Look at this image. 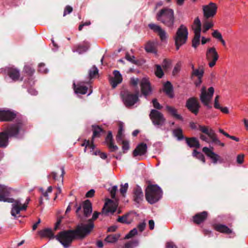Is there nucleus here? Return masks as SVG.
I'll list each match as a JSON object with an SVG mask.
<instances>
[{
    "label": "nucleus",
    "instance_id": "1",
    "mask_svg": "<svg viewBox=\"0 0 248 248\" xmlns=\"http://www.w3.org/2000/svg\"><path fill=\"white\" fill-rule=\"evenodd\" d=\"M24 133V123L18 120L11 124L4 132L0 133V147H6L8 144V137L21 138Z\"/></svg>",
    "mask_w": 248,
    "mask_h": 248
},
{
    "label": "nucleus",
    "instance_id": "2",
    "mask_svg": "<svg viewBox=\"0 0 248 248\" xmlns=\"http://www.w3.org/2000/svg\"><path fill=\"white\" fill-rule=\"evenodd\" d=\"M162 196V191L157 185L148 186L145 191V198L150 204H154L158 201Z\"/></svg>",
    "mask_w": 248,
    "mask_h": 248
},
{
    "label": "nucleus",
    "instance_id": "3",
    "mask_svg": "<svg viewBox=\"0 0 248 248\" xmlns=\"http://www.w3.org/2000/svg\"><path fill=\"white\" fill-rule=\"evenodd\" d=\"M157 19L168 27H172L174 22V12L171 9L164 8L157 14Z\"/></svg>",
    "mask_w": 248,
    "mask_h": 248
},
{
    "label": "nucleus",
    "instance_id": "4",
    "mask_svg": "<svg viewBox=\"0 0 248 248\" xmlns=\"http://www.w3.org/2000/svg\"><path fill=\"white\" fill-rule=\"evenodd\" d=\"M117 204L110 199H107L105 205L102 209L101 213L95 212L92 217L93 220L96 219L99 215L105 216H109L112 215L116 210Z\"/></svg>",
    "mask_w": 248,
    "mask_h": 248
},
{
    "label": "nucleus",
    "instance_id": "5",
    "mask_svg": "<svg viewBox=\"0 0 248 248\" xmlns=\"http://www.w3.org/2000/svg\"><path fill=\"white\" fill-rule=\"evenodd\" d=\"M76 232L74 230L62 231L55 236V238L59 241L64 248H67L76 236Z\"/></svg>",
    "mask_w": 248,
    "mask_h": 248
},
{
    "label": "nucleus",
    "instance_id": "6",
    "mask_svg": "<svg viewBox=\"0 0 248 248\" xmlns=\"http://www.w3.org/2000/svg\"><path fill=\"white\" fill-rule=\"evenodd\" d=\"M188 38V31L186 26L181 25L178 29L174 37L176 49L178 50L181 46L185 44Z\"/></svg>",
    "mask_w": 248,
    "mask_h": 248
},
{
    "label": "nucleus",
    "instance_id": "7",
    "mask_svg": "<svg viewBox=\"0 0 248 248\" xmlns=\"http://www.w3.org/2000/svg\"><path fill=\"white\" fill-rule=\"evenodd\" d=\"M121 96L124 104L128 108L133 107L139 101L138 92L133 94L125 91L121 93Z\"/></svg>",
    "mask_w": 248,
    "mask_h": 248
},
{
    "label": "nucleus",
    "instance_id": "8",
    "mask_svg": "<svg viewBox=\"0 0 248 248\" xmlns=\"http://www.w3.org/2000/svg\"><path fill=\"white\" fill-rule=\"evenodd\" d=\"M214 93L213 87H210L208 91H206L205 87H203L201 89V93L200 95V98L202 103L208 108H211L210 102Z\"/></svg>",
    "mask_w": 248,
    "mask_h": 248
},
{
    "label": "nucleus",
    "instance_id": "9",
    "mask_svg": "<svg viewBox=\"0 0 248 248\" xmlns=\"http://www.w3.org/2000/svg\"><path fill=\"white\" fill-rule=\"evenodd\" d=\"M150 117L153 124L157 128L163 126L166 119L163 114L156 109H152L150 113Z\"/></svg>",
    "mask_w": 248,
    "mask_h": 248
},
{
    "label": "nucleus",
    "instance_id": "10",
    "mask_svg": "<svg viewBox=\"0 0 248 248\" xmlns=\"http://www.w3.org/2000/svg\"><path fill=\"white\" fill-rule=\"evenodd\" d=\"M94 227V224L91 219H89L87 224H81L78 226L75 232L76 235H78L80 237H84L86 235L89 234Z\"/></svg>",
    "mask_w": 248,
    "mask_h": 248
},
{
    "label": "nucleus",
    "instance_id": "11",
    "mask_svg": "<svg viewBox=\"0 0 248 248\" xmlns=\"http://www.w3.org/2000/svg\"><path fill=\"white\" fill-rule=\"evenodd\" d=\"M30 199H27L26 202L22 204L20 200H14L12 202V208L11 210V215L12 216L16 217L18 215L21 211L26 210L27 205L30 201Z\"/></svg>",
    "mask_w": 248,
    "mask_h": 248
},
{
    "label": "nucleus",
    "instance_id": "12",
    "mask_svg": "<svg viewBox=\"0 0 248 248\" xmlns=\"http://www.w3.org/2000/svg\"><path fill=\"white\" fill-rule=\"evenodd\" d=\"M213 150L214 148L213 147L210 148L204 147L202 149V152L212 160L213 164H216L217 162L219 163H223L224 162L223 159L221 158L220 156L215 153Z\"/></svg>",
    "mask_w": 248,
    "mask_h": 248
},
{
    "label": "nucleus",
    "instance_id": "13",
    "mask_svg": "<svg viewBox=\"0 0 248 248\" xmlns=\"http://www.w3.org/2000/svg\"><path fill=\"white\" fill-rule=\"evenodd\" d=\"M12 190L11 188L0 184V202H13L14 199L9 197Z\"/></svg>",
    "mask_w": 248,
    "mask_h": 248
},
{
    "label": "nucleus",
    "instance_id": "14",
    "mask_svg": "<svg viewBox=\"0 0 248 248\" xmlns=\"http://www.w3.org/2000/svg\"><path fill=\"white\" fill-rule=\"evenodd\" d=\"M0 73H4L9 75L10 78L14 81H17L20 79L19 71L18 69L11 67H7L0 69Z\"/></svg>",
    "mask_w": 248,
    "mask_h": 248
},
{
    "label": "nucleus",
    "instance_id": "15",
    "mask_svg": "<svg viewBox=\"0 0 248 248\" xmlns=\"http://www.w3.org/2000/svg\"><path fill=\"white\" fill-rule=\"evenodd\" d=\"M81 207L83 208L85 217H88L92 213V203L89 200H86L82 202V206L80 205L77 207L76 213L79 217H80V215L79 214V213L81 209Z\"/></svg>",
    "mask_w": 248,
    "mask_h": 248
},
{
    "label": "nucleus",
    "instance_id": "16",
    "mask_svg": "<svg viewBox=\"0 0 248 248\" xmlns=\"http://www.w3.org/2000/svg\"><path fill=\"white\" fill-rule=\"evenodd\" d=\"M206 59L209 62L210 67H213L218 59V55L215 47L209 48L206 52Z\"/></svg>",
    "mask_w": 248,
    "mask_h": 248
},
{
    "label": "nucleus",
    "instance_id": "17",
    "mask_svg": "<svg viewBox=\"0 0 248 248\" xmlns=\"http://www.w3.org/2000/svg\"><path fill=\"white\" fill-rule=\"evenodd\" d=\"M217 7L216 4L210 2L208 5L203 6L204 16L206 18L213 17L216 14Z\"/></svg>",
    "mask_w": 248,
    "mask_h": 248
},
{
    "label": "nucleus",
    "instance_id": "18",
    "mask_svg": "<svg viewBox=\"0 0 248 248\" xmlns=\"http://www.w3.org/2000/svg\"><path fill=\"white\" fill-rule=\"evenodd\" d=\"M186 107L192 113L197 115L199 112L200 104L195 98L191 97L187 100Z\"/></svg>",
    "mask_w": 248,
    "mask_h": 248
},
{
    "label": "nucleus",
    "instance_id": "19",
    "mask_svg": "<svg viewBox=\"0 0 248 248\" xmlns=\"http://www.w3.org/2000/svg\"><path fill=\"white\" fill-rule=\"evenodd\" d=\"M16 116L15 111L8 109H0V121H10L13 120Z\"/></svg>",
    "mask_w": 248,
    "mask_h": 248
},
{
    "label": "nucleus",
    "instance_id": "20",
    "mask_svg": "<svg viewBox=\"0 0 248 248\" xmlns=\"http://www.w3.org/2000/svg\"><path fill=\"white\" fill-rule=\"evenodd\" d=\"M141 91L143 95L147 96L152 93L150 83L146 78H143L140 82Z\"/></svg>",
    "mask_w": 248,
    "mask_h": 248
},
{
    "label": "nucleus",
    "instance_id": "21",
    "mask_svg": "<svg viewBox=\"0 0 248 248\" xmlns=\"http://www.w3.org/2000/svg\"><path fill=\"white\" fill-rule=\"evenodd\" d=\"M149 27L152 30L158 34L162 41H164L167 39L166 32L160 26L155 24H150Z\"/></svg>",
    "mask_w": 248,
    "mask_h": 248
},
{
    "label": "nucleus",
    "instance_id": "22",
    "mask_svg": "<svg viewBox=\"0 0 248 248\" xmlns=\"http://www.w3.org/2000/svg\"><path fill=\"white\" fill-rule=\"evenodd\" d=\"M143 193L141 188L139 186H136L133 189V199L137 203L140 202L143 199Z\"/></svg>",
    "mask_w": 248,
    "mask_h": 248
},
{
    "label": "nucleus",
    "instance_id": "23",
    "mask_svg": "<svg viewBox=\"0 0 248 248\" xmlns=\"http://www.w3.org/2000/svg\"><path fill=\"white\" fill-rule=\"evenodd\" d=\"M114 78L110 79V83L113 88H115L118 84L122 81V77L120 72L117 70L114 71Z\"/></svg>",
    "mask_w": 248,
    "mask_h": 248
},
{
    "label": "nucleus",
    "instance_id": "24",
    "mask_svg": "<svg viewBox=\"0 0 248 248\" xmlns=\"http://www.w3.org/2000/svg\"><path fill=\"white\" fill-rule=\"evenodd\" d=\"M73 85L76 94H84L87 93L88 88L84 85L83 82H80L77 85L74 83Z\"/></svg>",
    "mask_w": 248,
    "mask_h": 248
},
{
    "label": "nucleus",
    "instance_id": "25",
    "mask_svg": "<svg viewBox=\"0 0 248 248\" xmlns=\"http://www.w3.org/2000/svg\"><path fill=\"white\" fill-rule=\"evenodd\" d=\"M147 146L146 144L143 143H140L134 150L133 152L134 156H136L144 155L147 151Z\"/></svg>",
    "mask_w": 248,
    "mask_h": 248
},
{
    "label": "nucleus",
    "instance_id": "26",
    "mask_svg": "<svg viewBox=\"0 0 248 248\" xmlns=\"http://www.w3.org/2000/svg\"><path fill=\"white\" fill-rule=\"evenodd\" d=\"M112 135L111 131H109L107 137L106 138V142L108 147L110 149L111 151L114 152L118 150L117 146L115 145L112 140Z\"/></svg>",
    "mask_w": 248,
    "mask_h": 248
},
{
    "label": "nucleus",
    "instance_id": "27",
    "mask_svg": "<svg viewBox=\"0 0 248 248\" xmlns=\"http://www.w3.org/2000/svg\"><path fill=\"white\" fill-rule=\"evenodd\" d=\"M192 28L194 31V34H201V22L199 17H197L194 20L193 24L192 26Z\"/></svg>",
    "mask_w": 248,
    "mask_h": 248
},
{
    "label": "nucleus",
    "instance_id": "28",
    "mask_svg": "<svg viewBox=\"0 0 248 248\" xmlns=\"http://www.w3.org/2000/svg\"><path fill=\"white\" fill-rule=\"evenodd\" d=\"M77 50H73V52H77L81 54L87 51L90 47L89 44L87 42H84V45H78L76 46Z\"/></svg>",
    "mask_w": 248,
    "mask_h": 248
},
{
    "label": "nucleus",
    "instance_id": "29",
    "mask_svg": "<svg viewBox=\"0 0 248 248\" xmlns=\"http://www.w3.org/2000/svg\"><path fill=\"white\" fill-rule=\"evenodd\" d=\"M163 90L166 94L170 98L173 97V87L170 82L167 81L164 85Z\"/></svg>",
    "mask_w": 248,
    "mask_h": 248
},
{
    "label": "nucleus",
    "instance_id": "30",
    "mask_svg": "<svg viewBox=\"0 0 248 248\" xmlns=\"http://www.w3.org/2000/svg\"><path fill=\"white\" fill-rule=\"evenodd\" d=\"M39 235L42 237H48L50 239L55 238V236L53 233L52 230L49 228L45 229L40 231L39 232Z\"/></svg>",
    "mask_w": 248,
    "mask_h": 248
},
{
    "label": "nucleus",
    "instance_id": "31",
    "mask_svg": "<svg viewBox=\"0 0 248 248\" xmlns=\"http://www.w3.org/2000/svg\"><path fill=\"white\" fill-rule=\"evenodd\" d=\"M207 216V213L205 211H203L196 215L193 217V220L195 223L200 224L206 219Z\"/></svg>",
    "mask_w": 248,
    "mask_h": 248
},
{
    "label": "nucleus",
    "instance_id": "32",
    "mask_svg": "<svg viewBox=\"0 0 248 248\" xmlns=\"http://www.w3.org/2000/svg\"><path fill=\"white\" fill-rule=\"evenodd\" d=\"M214 228L216 230L222 233L230 234L232 232V230L229 229L227 226L223 224H217L215 225Z\"/></svg>",
    "mask_w": 248,
    "mask_h": 248
},
{
    "label": "nucleus",
    "instance_id": "33",
    "mask_svg": "<svg viewBox=\"0 0 248 248\" xmlns=\"http://www.w3.org/2000/svg\"><path fill=\"white\" fill-rule=\"evenodd\" d=\"M156 43L155 42H148L145 47V50L147 52L153 53L156 54L157 51L156 50Z\"/></svg>",
    "mask_w": 248,
    "mask_h": 248
},
{
    "label": "nucleus",
    "instance_id": "34",
    "mask_svg": "<svg viewBox=\"0 0 248 248\" xmlns=\"http://www.w3.org/2000/svg\"><path fill=\"white\" fill-rule=\"evenodd\" d=\"M186 141L187 145L190 147L199 148L200 147L199 141L196 138L186 139Z\"/></svg>",
    "mask_w": 248,
    "mask_h": 248
},
{
    "label": "nucleus",
    "instance_id": "35",
    "mask_svg": "<svg viewBox=\"0 0 248 248\" xmlns=\"http://www.w3.org/2000/svg\"><path fill=\"white\" fill-rule=\"evenodd\" d=\"M166 108V109L171 114V115L176 119L181 120H183L182 117L180 115L177 114L176 109L169 106H167Z\"/></svg>",
    "mask_w": 248,
    "mask_h": 248
},
{
    "label": "nucleus",
    "instance_id": "36",
    "mask_svg": "<svg viewBox=\"0 0 248 248\" xmlns=\"http://www.w3.org/2000/svg\"><path fill=\"white\" fill-rule=\"evenodd\" d=\"M203 70L202 68L200 67L198 69L192 70L191 74L192 76H195L198 78H202L203 75Z\"/></svg>",
    "mask_w": 248,
    "mask_h": 248
},
{
    "label": "nucleus",
    "instance_id": "37",
    "mask_svg": "<svg viewBox=\"0 0 248 248\" xmlns=\"http://www.w3.org/2000/svg\"><path fill=\"white\" fill-rule=\"evenodd\" d=\"M119 234L109 235L105 238V241L108 243H114L117 241Z\"/></svg>",
    "mask_w": 248,
    "mask_h": 248
},
{
    "label": "nucleus",
    "instance_id": "38",
    "mask_svg": "<svg viewBox=\"0 0 248 248\" xmlns=\"http://www.w3.org/2000/svg\"><path fill=\"white\" fill-rule=\"evenodd\" d=\"M173 136L177 139V140H181L184 139L182 134V131L180 128H177L173 131Z\"/></svg>",
    "mask_w": 248,
    "mask_h": 248
},
{
    "label": "nucleus",
    "instance_id": "39",
    "mask_svg": "<svg viewBox=\"0 0 248 248\" xmlns=\"http://www.w3.org/2000/svg\"><path fill=\"white\" fill-rule=\"evenodd\" d=\"M128 215H125L119 217L117 219V221L122 223L130 224L131 222V220L128 218Z\"/></svg>",
    "mask_w": 248,
    "mask_h": 248
},
{
    "label": "nucleus",
    "instance_id": "40",
    "mask_svg": "<svg viewBox=\"0 0 248 248\" xmlns=\"http://www.w3.org/2000/svg\"><path fill=\"white\" fill-rule=\"evenodd\" d=\"M212 140V143H215V144L219 145L221 147H224L225 146V144L220 141V140L217 137V136L213 133L212 136L209 138Z\"/></svg>",
    "mask_w": 248,
    "mask_h": 248
},
{
    "label": "nucleus",
    "instance_id": "41",
    "mask_svg": "<svg viewBox=\"0 0 248 248\" xmlns=\"http://www.w3.org/2000/svg\"><path fill=\"white\" fill-rule=\"evenodd\" d=\"M199 130L202 133L206 134L209 138L212 136L213 134V131H209L208 128L205 126L199 125Z\"/></svg>",
    "mask_w": 248,
    "mask_h": 248
},
{
    "label": "nucleus",
    "instance_id": "42",
    "mask_svg": "<svg viewBox=\"0 0 248 248\" xmlns=\"http://www.w3.org/2000/svg\"><path fill=\"white\" fill-rule=\"evenodd\" d=\"M193 155L196 157L199 160H201L203 163H205V157L202 153L194 150L193 153Z\"/></svg>",
    "mask_w": 248,
    "mask_h": 248
},
{
    "label": "nucleus",
    "instance_id": "43",
    "mask_svg": "<svg viewBox=\"0 0 248 248\" xmlns=\"http://www.w3.org/2000/svg\"><path fill=\"white\" fill-rule=\"evenodd\" d=\"M201 38V34H195L194 37L192 40V46L194 48L197 47V46L200 44V40Z\"/></svg>",
    "mask_w": 248,
    "mask_h": 248
},
{
    "label": "nucleus",
    "instance_id": "44",
    "mask_svg": "<svg viewBox=\"0 0 248 248\" xmlns=\"http://www.w3.org/2000/svg\"><path fill=\"white\" fill-rule=\"evenodd\" d=\"M155 74L156 77L159 78H161L164 75L163 70L159 65H156V69L155 70Z\"/></svg>",
    "mask_w": 248,
    "mask_h": 248
},
{
    "label": "nucleus",
    "instance_id": "45",
    "mask_svg": "<svg viewBox=\"0 0 248 248\" xmlns=\"http://www.w3.org/2000/svg\"><path fill=\"white\" fill-rule=\"evenodd\" d=\"M139 242L138 240H134L126 243L124 248H134L138 245Z\"/></svg>",
    "mask_w": 248,
    "mask_h": 248
},
{
    "label": "nucleus",
    "instance_id": "46",
    "mask_svg": "<svg viewBox=\"0 0 248 248\" xmlns=\"http://www.w3.org/2000/svg\"><path fill=\"white\" fill-rule=\"evenodd\" d=\"M125 58L132 63L137 64L138 62V61L135 59V57L134 56H130L128 53H126Z\"/></svg>",
    "mask_w": 248,
    "mask_h": 248
},
{
    "label": "nucleus",
    "instance_id": "47",
    "mask_svg": "<svg viewBox=\"0 0 248 248\" xmlns=\"http://www.w3.org/2000/svg\"><path fill=\"white\" fill-rule=\"evenodd\" d=\"M93 139L99 135V134L102 131V129L100 127L98 126H93Z\"/></svg>",
    "mask_w": 248,
    "mask_h": 248
},
{
    "label": "nucleus",
    "instance_id": "48",
    "mask_svg": "<svg viewBox=\"0 0 248 248\" xmlns=\"http://www.w3.org/2000/svg\"><path fill=\"white\" fill-rule=\"evenodd\" d=\"M82 146H85V148L84 149V152H86V148L88 147H90L92 150H93V149L94 148V147H95L94 144H93V142H92V143H90L89 140H85L84 141L83 143L82 144Z\"/></svg>",
    "mask_w": 248,
    "mask_h": 248
},
{
    "label": "nucleus",
    "instance_id": "49",
    "mask_svg": "<svg viewBox=\"0 0 248 248\" xmlns=\"http://www.w3.org/2000/svg\"><path fill=\"white\" fill-rule=\"evenodd\" d=\"M128 187V184L127 183H125L124 185H121L120 191L123 195H124L126 193Z\"/></svg>",
    "mask_w": 248,
    "mask_h": 248
},
{
    "label": "nucleus",
    "instance_id": "50",
    "mask_svg": "<svg viewBox=\"0 0 248 248\" xmlns=\"http://www.w3.org/2000/svg\"><path fill=\"white\" fill-rule=\"evenodd\" d=\"M137 230L136 228H134L133 230H131L130 232L125 235V239H129L136 234H137Z\"/></svg>",
    "mask_w": 248,
    "mask_h": 248
},
{
    "label": "nucleus",
    "instance_id": "51",
    "mask_svg": "<svg viewBox=\"0 0 248 248\" xmlns=\"http://www.w3.org/2000/svg\"><path fill=\"white\" fill-rule=\"evenodd\" d=\"M118 187L117 186H114L109 188L108 190L111 194L112 198H114L115 197L116 192L117 191Z\"/></svg>",
    "mask_w": 248,
    "mask_h": 248
},
{
    "label": "nucleus",
    "instance_id": "52",
    "mask_svg": "<svg viewBox=\"0 0 248 248\" xmlns=\"http://www.w3.org/2000/svg\"><path fill=\"white\" fill-rule=\"evenodd\" d=\"M98 72V69L95 66H93L90 70L89 75L90 78L93 77Z\"/></svg>",
    "mask_w": 248,
    "mask_h": 248
},
{
    "label": "nucleus",
    "instance_id": "53",
    "mask_svg": "<svg viewBox=\"0 0 248 248\" xmlns=\"http://www.w3.org/2000/svg\"><path fill=\"white\" fill-rule=\"evenodd\" d=\"M39 71L43 73H46L48 72V69L45 67V65L44 63H40L38 65Z\"/></svg>",
    "mask_w": 248,
    "mask_h": 248
},
{
    "label": "nucleus",
    "instance_id": "54",
    "mask_svg": "<svg viewBox=\"0 0 248 248\" xmlns=\"http://www.w3.org/2000/svg\"><path fill=\"white\" fill-rule=\"evenodd\" d=\"M24 69L26 73H28L29 75L31 76L32 75L34 72V70L32 69L30 66H25Z\"/></svg>",
    "mask_w": 248,
    "mask_h": 248
},
{
    "label": "nucleus",
    "instance_id": "55",
    "mask_svg": "<svg viewBox=\"0 0 248 248\" xmlns=\"http://www.w3.org/2000/svg\"><path fill=\"white\" fill-rule=\"evenodd\" d=\"M123 144L122 148L124 152L128 150L129 148V142L128 141H122Z\"/></svg>",
    "mask_w": 248,
    "mask_h": 248
},
{
    "label": "nucleus",
    "instance_id": "56",
    "mask_svg": "<svg viewBox=\"0 0 248 248\" xmlns=\"http://www.w3.org/2000/svg\"><path fill=\"white\" fill-rule=\"evenodd\" d=\"M73 11V8L71 6L67 5L65 7L63 13V16H65L67 14L71 13Z\"/></svg>",
    "mask_w": 248,
    "mask_h": 248
},
{
    "label": "nucleus",
    "instance_id": "57",
    "mask_svg": "<svg viewBox=\"0 0 248 248\" xmlns=\"http://www.w3.org/2000/svg\"><path fill=\"white\" fill-rule=\"evenodd\" d=\"M212 35L214 37L218 40H220L222 38L221 34L217 30L214 31V32L212 33Z\"/></svg>",
    "mask_w": 248,
    "mask_h": 248
},
{
    "label": "nucleus",
    "instance_id": "58",
    "mask_svg": "<svg viewBox=\"0 0 248 248\" xmlns=\"http://www.w3.org/2000/svg\"><path fill=\"white\" fill-rule=\"evenodd\" d=\"M146 227V223L144 221L140 222L138 225V228L140 232H142Z\"/></svg>",
    "mask_w": 248,
    "mask_h": 248
},
{
    "label": "nucleus",
    "instance_id": "59",
    "mask_svg": "<svg viewBox=\"0 0 248 248\" xmlns=\"http://www.w3.org/2000/svg\"><path fill=\"white\" fill-rule=\"evenodd\" d=\"M153 106L154 108H155L156 109H160L162 108V106L160 105V104L157 102V100L156 99H154L152 101Z\"/></svg>",
    "mask_w": 248,
    "mask_h": 248
},
{
    "label": "nucleus",
    "instance_id": "60",
    "mask_svg": "<svg viewBox=\"0 0 248 248\" xmlns=\"http://www.w3.org/2000/svg\"><path fill=\"white\" fill-rule=\"evenodd\" d=\"M203 25L206 27L207 29H209L214 26V23L212 21H208L206 20L204 22Z\"/></svg>",
    "mask_w": 248,
    "mask_h": 248
},
{
    "label": "nucleus",
    "instance_id": "61",
    "mask_svg": "<svg viewBox=\"0 0 248 248\" xmlns=\"http://www.w3.org/2000/svg\"><path fill=\"white\" fill-rule=\"evenodd\" d=\"M219 98V95H217L215 98V103L214 107L218 109V108H220V105H219L218 100Z\"/></svg>",
    "mask_w": 248,
    "mask_h": 248
},
{
    "label": "nucleus",
    "instance_id": "62",
    "mask_svg": "<svg viewBox=\"0 0 248 248\" xmlns=\"http://www.w3.org/2000/svg\"><path fill=\"white\" fill-rule=\"evenodd\" d=\"M166 248H177V247L173 242H168L166 244Z\"/></svg>",
    "mask_w": 248,
    "mask_h": 248
},
{
    "label": "nucleus",
    "instance_id": "63",
    "mask_svg": "<svg viewBox=\"0 0 248 248\" xmlns=\"http://www.w3.org/2000/svg\"><path fill=\"white\" fill-rule=\"evenodd\" d=\"M123 133H119L118 132L117 135L116 136V140L118 142H122V141H124L123 140Z\"/></svg>",
    "mask_w": 248,
    "mask_h": 248
},
{
    "label": "nucleus",
    "instance_id": "64",
    "mask_svg": "<svg viewBox=\"0 0 248 248\" xmlns=\"http://www.w3.org/2000/svg\"><path fill=\"white\" fill-rule=\"evenodd\" d=\"M94 192H95L94 190L93 189H92L87 192V193L86 194V196L87 197H89V198L92 197L94 195Z\"/></svg>",
    "mask_w": 248,
    "mask_h": 248
}]
</instances>
